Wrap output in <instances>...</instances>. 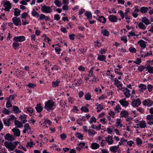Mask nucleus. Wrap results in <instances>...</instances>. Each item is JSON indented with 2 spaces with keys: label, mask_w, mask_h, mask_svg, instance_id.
<instances>
[{
  "label": "nucleus",
  "mask_w": 153,
  "mask_h": 153,
  "mask_svg": "<svg viewBox=\"0 0 153 153\" xmlns=\"http://www.w3.org/2000/svg\"><path fill=\"white\" fill-rule=\"evenodd\" d=\"M54 102L51 100H49L45 104V108L48 111H51L53 110V106L54 105Z\"/></svg>",
  "instance_id": "nucleus-1"
},
{
  "label": "nucleus",
  "mask_w": 153,
  "mask_h": 153,
  "mask_svg": "<svg viewBox=\"0 0 153 153\" xmlns=\"http://www.w3.org/2000/svg\"><path fill=\"white\" fill-rule=\"evenodd\" d=\"M4 145L6 148L10 150L13 151L15 149L13 143L11 142L6 141Z\"/></svg>",
  "instance_id": "nucleus-2"
},
{
  "label": "nucleus",
  "mask_w": 153,
  "mask_h": 153,
  "mask_svg": "<svg viewBox=\"0 0 153 153\" xmlns=\"http://www.w3.org/2000/svg\"><path fill=\"white\" fill-rule=\"evenodd\" d=\"M41 10L43 12L50 13L51 12L52 10L50 7L44 5L41 8Z\"/></svg>",
  "instance_id": "nucleus-3"
},
{
  "label": "nucleus",
  "mask_w": 153,
  "mask_h": 153,
  "mask_svg": "<svg viewBox=\"0 0 153 153\" xmlns=\"http://www.w3.org/2000/svg\"><path fill=\"white\" fill-rule=\"evenodd\" d=\"M4 6L5 7L4 10L7 11H9L10 9L11 8V5L9 1H3Z\"/></svg>",
  "instance_id": "nucleus-4"
},
{
  "label": "nucleus",
  "mask_w": 153,
  "mask_h": 153,
  "mask_svg": "<svg viewBox=\"0 0 153 153\" xmlns=\"http://www.w3.org/2000/svg\"><path fill=\"white\" fill-rule=\"evenodd\" d=\"M13 23L16 26L21 25V21L19 17H15L12 19Z\"/></svg>",
  "instance_id": "nucleus-5"
},
{
  "label": "nucleus",
  "mask_w": 153,
  "mask_h": 153,
  "mask_svg": "<svg viewBox=\"0 0 153 153\" xmlns=\"http://www.w3.org/2000/svg\"><path fill=\"white\" fill-rule=\"evenodd\" d=\"M4 137L6 140L8 141H13L15 139L14 137L9 133L7 134Z\"/></svg>",
  "instance_id": "nucleus-6"
},
{
  "label": "nucleus",
  "mask_w": 153,
  "mask_h": 153,
  "mask_svg": "<svg viewBox=\"0 0 153 153\" xmlns=\"http://www.w3.org/2000/svg\"><path fill=\"white\" fill-rule=\"evenodd\" d=\"M13 40L16 42H23L25 40V37L24 36H15L13 39Z\"/></svg>",
  "instance_id": "nucleus-7"
},
{
  "label": "nucleus",
  "mask_w": 153,
  "mask_h": 153,
  "mask_svg": "<svg viewBox=\"0 0 153 153\" xmlns=\"http://www.w3.org/2000/svg\"><path fill=\"white\" fill-rule=\"evenodd\" d=\"M141 104V101L139 99L134 100L132 102V105L133 107H137Z\"/></svg>",
  "instance_id": "nucleus-8"
},
{
  "label": "nucleus",
  "mask_w": 153,
  "mask_h": 153,
  "mask_svg": "<svg viewBox=\"0 0 153 153\" xmlns=\"http://www.w3.org/2000/svg\"><path fill=\"white\" fill-rule=\"evenodd\" d=\"M108 19L111 22H114L117 21L118 18L117 16L112 15L108 16Z\"/></svg>",
  "instance_id": "nucleus-9"
},
{
  "label": "nucleus",
  "mask_w": 153,
  "mask_h": 153,
  "mask_svg": "<svg viewBox=\"0 0 153 153\" xmlns=\"http://www.w3.org/2000/svg\"><path fill=\"white\" fill-rule=\"evenodd\" d=\"M12 131L14 133V135H16L17 136H20V132L19 129L16 127L13 128Z\"/></svg>",
  "instance_id": "nucleus-10"
},
{
  "label": "nucleus",
  "mask_w": 153,
  "mask_h": 153,
  "mask_svg": "<svg viewBox=\"0 0 153 153\" xmlns=\"http://www.w3.org/2000/svg\"><path fill=\"white\" fill-rule=\"evenodd\" d=\"M126 98H124L122 100H120L119 102L123 106L126 107L129 105L128 102L125 100Z\"/></svg>",
  "instance_id": "nucleus-11"
},
{
  "label": "nucleus",
  "mask_w": 153,
  "mask_h": 153,
  "mask_svg": "<svg viewBox=\"0 0 153 153\" xmlns=\"http://www.w3.org/2000/svg\"><path fill=\"white\" fill-rule=\"evenodd\" d=\"M120 117L123 118L125 117L127 118L128 116V113L127 111H126L125 110L122 111L120 113Z\"/></svg>",
  "instance_id": "nucleus-12"
},
{
  "label": "nucleus",
  "mask_w": 153,
  "mask_h": 153,
  "mask_svg": "<svg viewBox=\"0 0 153 153\" xmlns=\"http://www.w3.org/2000/svg\"><path fill=\"white\" fill-rule=\"evenodd\" d=\"M138 44H140V47L143 49L146 47V43L143 40H140L138 42Z\"/></svg>",
  "instance_id": "nucleus-13"
},
{
  "label": "nucleus",
  "mask_w": 153,
  "mask_h": 153,
  "mask_svg": "<svg viewBox=\"0 0 153 153\" xmlns=\"http://www.w3.org/2000/svg\"><path fill=\"white\" fill-rule=\"evenodd\" d=\"M35 108L38 113H40L42 110V108L40 103L37 104L36 105V106L35 107Z\"/></svg>",
  "instance_id": "nucleus-14"
},
{
  "label": "nucleus",
  "mask_w": 153,
  "mask_h": 153,
  "mask_svg": "<svg viewBox=\"0 0 153 153\" xmlns=\"http://www.w3.org/2000/svg\"><path fill=\"white\" fill-rule=\"evenodd\" d=\"M142 21L146 25L151 24V22L148 19L145 17L142 18Z\"/></svg>",
  "instance_id": "nucleus-15"
},
{
  "label": "nucleus",
  "mask_w": 153,
  "mask_h": 153,
  "mask_svg": "<svg viewBox=\"0 0 153 153\" xmlns=\"http://www.w3.org/2000/svg\"><path fill=\"white\" fill-rule=\"evenodd\" d=\"M105 140L108 143L109 145L112 144L113 142V140L112 139V138L110 136H108L106 138Z\"/></svg>",
  "instance_id": "nucleus-16"
},
{
  "label": "nucleus",
  "mask_w": 153,
  "mask_h": 153,
  "mask_svg": "<svg viewBox=\"0 0 153 153\" xmlns=\"http://www.w3.org/2000/svg\"><path fill=\"white\" fill-rule=\"evenodd\" d=\"M137 125H139L140 127L141 128H144L146 127V123L144 121H141L139 124H137Z\"/></svg>",
  "instance_id": "nucleus-17"
},
{
  "label": "nucleus",
  "mask_w": 153,
  "mask_h": 153,
  "mask_svg": "<svg viewBox=\"0 0 153 153\" xmlns=\"http://www.w3.org/2000/svg\"><path fill=\"white\" fill-rule=\"evenodd\" d=\"M147 69L146 71L148 70V72L150 73L153 74V67H151L149 64H148L146 67Z\"/></svg>",
  "instance_id": "nucleus-18"
},
{
  "label": "nucleus",
  "mask_w": 153,
  "mask_h": 153,
  "mask_svg": "<svg viewBox=\"0 0 153 153\" xmlns=\"http://www.w3.org/2000/svg\"><path fill=\"white\" fill-rule=\"evenodd\" d=\"M101 33L104 36H108L109 34V32L107 29H103L101 31Z\"/></svg>",
  "instance_id": "nucleus-19"
},
{
  "label": "nucleus",
  "mask_w": 153,
  "mask_h": 153,
  "mask_svg": "<svg viewBox=\"0 0 153 153\" xmlns=\"http://www.w3.org/2000/svg\"><path fill=\"white\" fill-rule=\"evenodd\" d=\"M149 10V8L147 7H141L140 9V12L142 13H145Z\"/></svg>",
  "instance_id": "nucleus-20"
},
{
  "label": "nucleus",
  "mask_w": 153,
  "mask_h": 153,
  "mask_svg": "<svg viewBox=\"0 0 153 153\" xmlns=\"http://www.w3.org/2000/svg\"><path fill=\"white\" fill-rule=\"evenodd\" d=\"M98 20L103 23H105L106 22V19L104 16H101L99 17Z\"/></svg>",
  "instance_id": "nucleus-21"
},
{
  "label": "nucleus",
  "mask_w": 153,
  "mask_h": 153,
  "mask_svg": "<svg viewBox=\"0 0 153 153\" xmlns=\"http://www.w3.org/2000/svg\"><path fill=\"white\" fill-rule=\"evenodd\" d=\"M91 147L93 149H96L99 148V145L96 143H93L91 144Z\"/></svg>",
  "instance_id": "nucleus-22"
},
{
  "label": "nucleus",
  "mask_w": 153,
  "mask_h": 153,
  "mask_svg": "<svg viewBox=\"0 0 153 153\" xmlns=\"http://www.w3.org/2000/svg\"><path fill=\"white\" fill-rule=\"evenodd\" d=\"M15 124L19 128H20L23 126V125L21 123L16 120H15Z\"/></svg>",
  "instance_id": "nucleus-23"
},
{
  "label": "nucleus",
  "mask_w": 153,
  "mask_h": 153,
  "mask_svg": "<svg viewBox=\"0 0 153 153\" xmlns=\"http://www.w3.org/2000/svg\"><path fill=\"white\" fill-rule=\"evenodd\" d=\"M138 27L141 29L145 30L146 29V27L142 22H140L139 23Z\"/></svg>",
  "instance_id": "nucleus-24"
},
{
  "label": "nucleus",
  "mask_w": 153,
  "mask_h": 153,
  "mask_svg": "<svg viewBox=\"0 0 153 153\" xmlns=\"http://www.w3.org/2000/svg\"><path fill=\"white\" fill-rule=\"evenodd\" d=\"M14 10V15L16 16H19L20 15L21 10L17 8L15 9Z\"/></svg>",
  "instance_id": "nucleus-25"
},
{
  "label": "nucleus",
  "mask_w": 153,
  "mask_h": 153,
  "mask_svg": "<svg viewBox=\"0 0 153 153\" xmlns=\"http://www.w3.org/2000/svg\"><path fill=\"white\" fill-rule=\"evenodd\" d=\"M60 82L59 81H56L55 82H52V85L53 87L56 88L59 86V84Z\"/></svg>",
  "instance_id": "nucleus-26"
},
{
  "label": "nucleus",
  "mask_w": 153,
  "mask_h": 153,
  "mask_svg": "<svg viewBox=\"0 0 153 153\" xmlns=\"http://www.w3.org/2000/svg\"><path fill=\"white\" fill-rule=\"evenodd\" d=\"M139 87V88H141L140 90V91H142V92H143V90H145L146 89V85L143 84H141Z\"/></svg>",
  "instance_id": "nucleus-27"
},
{
  "label": "nucleus",
  "mask_w": 153,
  "mask_h": 153,
  "mask_svg": "<svg viewBox=\"0 0 153 153\" xmlns=\"http://www.w3.org/2000/svg\"><path fill=\"white\" fill-rule=\"evenodd\" d=\"M87 17V18L88 19H91L92 18V15L90 12L88 11H87L85 13Z\"/></svg>",
  "instance_id": "nucleus-28"
},
{
  "label": "nucleus",
  "mask_w": 153,
  "mask_h": 153,
  "mask_svg": "<svg viewBox=\"0 0 153 153\" xmlns=\"http://www.w3.org/2000/svg\"><path fill=\"white\" fill-rule=\"evenodd\" d=\"M110 150L111 152L114 153H116L118 151V149H117V147H116L115 146L111 147Z\"/></svg>",
  "instance_id": "nucleus-29"
},
{
  "label": "nucleus",
  "mask_w": 153,
  "mask_h": 153,
  "mask_svg": "<svg viewBox=\"0 0 153 153\" xmlns=\"http://www.w3.org/2000/svg\"><path fill=\"white\" fill-rule=\"evenodd\" d=\"M121 109V108L120 107L119 105H117L114 109L116 113H118L120 112V110Z\"/></svg>",
  "instance_id": "nucleus-30"
},
{
  "label": "nucleus",
  "mask_w": 153,
  "mask_h": 153,
  "mask_svg": "<svg viewBox=\"0 0 153 153\" xmlns=\"http://www.w3.org/2000/svg\"><path fill=\"white\" fill-rule=\"evenodd\" d=\"M13 110L15 112L19 113L21 112V111L19 110V108L17 106H13Z\"/></svg>",
  "instance_id": "nucleus-31"
},
{
  "label": "nucleus",
  "mask_w": 153,
  "mask_h": 153,
  "mask_svg": "<svg viewBox=\"0 0 153 153\" xmlns=\"http://www.w3.org/2000/svg\"><path fill=\"white\" fill-rule=\"evenodd\" d=\"M85 97L86 100H89L91 99V95L89 93H88L85 95Z\"/></svg>",
  "instance_id": "nucleus-32"
},
{
  "label": "nucleus",
  "mask_w": 153,
  "mask_h": 153,
  "mask_svg": "<svg viewBox=\"0 0 153 153\" xmlns=\"http://www.w3.org/2000/svg\"><path fill=\"white\" fill-rule=\"evenodd\" d=\"M97 109H98L97 111V112H100L103 109V107L102 104H99L97 108Z\"/></svg>",
  "instance_id": "nucleus-33"
},
{
  "label": "nucleus",
  "mask_w": 153,
  "mask_h": 153,
  "mask_svg": "<svg viewBox=\"0 0 153 153\" xmlns=\"http://www.w3.org/2000/svg\"><path fill=\"white\" fill-rule=\"evenodd\" d=\"M105 59V57L103 55H99L98 57V59L100 61L104 60Z\"/></svg>",
  "instance_id": "nucleus-34"
},
{
  "label": "nucleus",
  "mask_w": 153,
  "mask_h": 153,
  "mask_svg": "<svg viewBox=\"0 0 153 153\" xmlns=\"http://www.w3.org/2000/svg\"><path fill=\"white\" fill-rule=\"evenodd\" d=\"M146 119L148 120L149 121L153 120V115L150 114L149 115L146 116Z\"/></svg>",
  "instance_id": "nucleus-35"
},
{
  "label": "nucleus",
  "mask_w": 153,
  "mask_h": 153,
  "mask_svg": "<svg viewBox=\"0 0 153 153\" xmlns=\"http://www.w3.org/2000/svg\"><path fill=\"white\" fill-rule=\"evenodd\" d=\"M76 136L79 139L82 140L83 135L81 133L78 132L76 134Z\"/></svg>",
  "instance_id": "nucleus-36"
},
{
  "label": "nucleus",
  "mask_w": 153,
  "mask_h": 153,
  "mask_svg": "<svg viewBox=\"0 0 153 153\" xmlns=\"http://www.w3.org/2000/svg\"><path fill=\"white\" fill-rule=\"evenodd\" d=\"M55 4L58 7H60L61 4V3L59 0H56L54 1Z\"/></svg>",
  "instance_id": "nucleus-37"
},
{
  "label": "nucleus",
  "mask_w": 153,
  "mask_h": 153,
  "mask_svg": "<svg viewBox=\"0 0 153 153\" xmlns=\"http://www.w3.org/2000/svg\"><path fill=\"white\" fill-rule=\"evenodd\" d=\"M13 47L16 49L19 46V44L18 42H14L13 43Z\"/></svg>",
  "instance_id": "nucleus-38"
},
{
  "label": "nucleus",
  "mask_w": 153,
  "mask_h": 153,
  "mask_svg": "<svg viewBox=\"0 0 153 153\" xmlns=\"http://www.w3.org/2000/svg\"><path fill=\"white\" fill-rule=\"evenodd\" d=\"M27 112H28L30 114V115H32V114L33 112V109L31 108H27V110L26 111Z\"/></svg>",
  "instance_id": "nucleus-39"
},
{
  "label": "nucleus",
  "mask_w": 153,
  "mask_h": 153,
  "mask_svg": "<svg viewBox=\"0 0 153 153\" xmlns=\"http://www.w3.org/2000/svg\"><path fill=\"white\" fill-rule=\"evenodd\" d=\"M129 50L131 52L135 53L136 52L135 48L132 47L129 48Z\"/></svg>",
  "instance_id": "nucleus-40"
},
{
  "label": "nucleus",
  "mask_w": 153,
  "mask_h": 153,
  "mask_svg": "<svg viewBox=\"0 0 153 153\" xmlns=\"http://www.w3.org/2000/svg\"><path fill=\"white\" fill-rule=\"evenodd\" d=\"M81 109V110L84 111L86 112H87L89 111L88 108L86 106L82 107Z\"/></svg>",
  "instance_id": "nucleus-41"
},
{
  "label": "nucleus",
  "mask_w": 153,
  "mask_h": 153,
  "mask_svg": "<svg viewBox=\"0 0 153 153\" xmlns=\"http://www.w3.org/2000/svg\"><path fill=\"white\" fill-rule=\"evenodd\" d=\"M4 123L5 125L7 126H10L9 125V120H8V119L7 120H6V119L4 120Z\"/></svg>",
  "instance_id": "nucleus-42"
},
{
  "label": "nucleus",
  "mask_w": 153,
  "mask_h": 153,
  "mask_svg": "<svg viewBox=\"0 0 153 153\" xmlns=\"http://www.w3.org/2000/svg\"><path fill=\"white\" fill-rule=\"evenodd\" d=\"M96 119L95 117H92L91 118L90 120L89 121L91 124L93 122H94L95 123L96 122Z\"/></svg>",
  "instance_id": "nucleus-43"
},
{
  "label": "nucleus",
  "mask_w": 153,
  "mask_h": 153,
  "mask_svg": "<svg viewBox=\"0 0 153 153\" xmlns=\"http://www.w3.org/2000/svg\"><path fill=\"white\" fill-rule=\"evenodd\" d=\"M118 13L120 14V16L122 19H123L125 17L124 13L121 10H120L118 11Z\"/></svg>",
  "instance_id": "nucleus-44"
},
{
  "label": "nucleus",
  "mask_w": 153,
  "mask_h": 153,
  "mask_svg": "<svg viewBox=\"0 0 153 153\" xmlns=\"http://www.w3.org/2000/svg\"><path fill=\"white\" fill-rule=\"evenodd\" d=\"M146 67H144L143 66H141L138 67V70L140 71L141 72Z\"/></svg>",
  "instance_id": "nucleus-45"
},
{
  "label": "nucleus",
  "mask_w": 153,
  "mask_h": 153,
  "mask_svg": "<svg viewBox=\"0 0 153 153\" xmlns=\"http://www.w3.org/2000/svg\"><path fill=\"white\" fill-rule=\"evenodd\" d=\"M141 62V59L140 58H138L136 59V61H134V62L137 64H139Z\"/></svg>",
  "instance_id": "nucleus-46"
},
{
  "label": "nucleus",
  "mask_w": 153,
  "mask_h": 153,
  "mask_svg": "<svg viewBox=\"0 0 153 153\" xmlns=\"http://www.w3.org/2000/svg\"><path fill=\"white\" fill-rule=\"evenodd\" d=\"M147 102L148 106H151L153 103L152 101L151 100L148 99L147 100Z\"/></svg>",
  "instance_id": "nucleus-47"
},
{
  "label": "nucleus",
  "mask_w": 153,
  "mask_h": 153,
  "mask_svg": "<svg viewBox=\"0 0 153 153\" xmlns=\"http://www.w3.org/2000/svg\"><path fill=\"white\" fill-rule=\"evenodd\" d=\"M137 143V145L140 144L142 143V142L140 139L139 138H137L136 139Z\"/></svg>",
  "instance_id": "nucleus-48"
},
{
  "label": "nucleus",
  "mask_w": 153,
  "mask_h": 153,
  "mask_svg": "<svg viewBox=\"0 0 153 153\" xmlns=\"http://www.w3.org/2000/svg\"><path fill=\"white\" fill-rule=\"evenodd\" d=\"M60 136L61 137V138L63 140H64L65 138H66V134L64 133H63L62 134H61L60 135Z\"/></svg>",
  "instance_id": "nucleus-49"
},
{
  "label": "nucleus",
  "mask_w": 153,
  "mask_h": 153,
  "mask_svg": "<svg viewBox=\"0 0 153 153\" xmlns=\"http://www.w3.org/2000/svg\"><path fill=\"white\" fill-rule=\"evenodd\" d=\"M152 88L153 87L151 85L149 84L148 85L147 88L148 89V91H149L151 92L152 90Z\"/></svg>",
  "instance_id": "nucleus-50"
},
{
  "label": "nucleus",
  "mask_w": 153,
  "mask_h": 153,
  "mask_svg": "<svg viewBox=\"0 0 153 153\" xmlns=\"http://www.w3.org/2000/svg\"><path fill=\"white\" fill-rule=\"evenodd\" d=\"M25 129L27 130L30 128V127L28 123H26L24 126Z\"/></svg>",
  "instance_id": "nucleus-51"
},
{
  "label": "nucleus",
  "mask_w": 153,
  "mask_h": 153,
  "mask_svg": "<svg viewBox=\"0 0 153 153\" xmlns=\"http://www.w3.org/2000/svg\"><path fill=\"white\" fill-rule=\"evenodd\" d=\"M12 106V105L11 103L10 102L8 101L6 103V107L7 108L11 107Z\"/></svg>",
  "instance_id": "nucleus-52"
},
{
  "label": "nucleus",
  "mask_w": 153,
  "mask_h": 153,
  "mask_svg": "<svg viewBox=\"0 0 153 153\" xmlns=\"http://www.w3.org/2000/svg\"><path fill=\"white\" fill-rule=\"evenodd\" d=\"M16 119V118L14 116L11 115L10 116L9 118L8 119V120H9L10 121V120L13 121V120H14Z\"/></svg>",
  "instance_id": "nucleus-53"
},
{
  "label": "nucleus",
  "mask_w": 153,
  "mask_h": 153,
  "mask_svg": "<svg viewBox=\"0 0 153 153\" xmlns=\"http://www.w3.org/2000/svg\"><path fill=\"white\" fill-rule=\"evenodd\" d=\"M3 112L5 114H9L10 111L8 110L5 108Z\"/></svg>",
  "instance_id": "nucleus-54"
},
{
  "label": "nucleus",
  "mask_w": 153,
  "mask_h": 153,
  "mask_svg": "<svg viewBox=\"0 0 153 153\" xmlns=\"http://www.w3.org/2000/svg\"><path fill=\"white\" fill-rule=\"evenodd\" d=\"M75 35L74 34H72L69 35V38L70 39L73 40L74 39Z\"/></svg>",
  "instance_id": "nucleus-55"
},
{
  "label": "nucleus",
  "mask_w": 153,
  "mask_h": 153,
  "mask_svg": "<svg viewBox=\"0 0 153 153\" xmlns=\"http://www.w3.org/2000/svg\"><path fill=\"white\" fill-rule=\"evenodd\" d=\"M45 18V16L43 14H41L39 16V19H44Z\"/></svg>",
  "instance_id": "nucleus-56"
},
{
  "label": "nucleus",
  "mask_w": 153,
  "mask_h": 153,
  "mask_svg": "<svg viewBox=\"0 0 153 153\" xmlns=\"http://www.w3.org/2000/svg\"><path fill=\"white\" fill-rule=\"evenodd\" d=\"M120 123V119H117V122L116 123L117 124V125H116V126L117 127L119 126Z\"/></svg>",
  "instance_id": "nucleus-57"
},
{
  "label": "nucleus",
  "mask_w": 153,
  "mask_h": 153,
  "mask_svg": "<svg viewBox=\"0 0 153 153\" xmlns=\"http://www.w3.org/2000/svg\"><path fill=\"white\" fill-rule=\"evenodd\" d=\"M60 19V17L59 15L55 14L54 15V20H56L57 21L58 20Z\"/></svg>",
  "instance_id": "nucleus-58"
},
{
  "label": "nucleus",
  "mask_w": 153,
  "mask_h": 153,
  "mask_svg": "<svg viewBox=\"0 0 153 153\" xmlns=\"http://www.w3.org/2000/svg\"><path fill=\"white\" fill-rule=\"evenodd\" d=\"M78 69L79 71H84L85 70V68L82 66H79L78 68Z\"/></svg>",
  "instance_id": "nucleus-59"
},
{
  "label": "nucleus",
  "mask_w": 153,
  "mask_h": 153,
  "mask_svg": "<svg viewBox=\"0 0 153 153\" xmlns=\"http://www.w3.org/2000/svg\"><path fill=\"white\" fill-rule=\"evenodd\" d=\"M27 86L29 88H33L35 87L36 85L35 84L30 83Z\"/></svg>",
  "instance_id": "nucleus-60"
},
{
  "label": "nucleus",
  "mask_w": 153,
  "mask_h": 153,
  "mask_svg": "<svg viewBox=\"0 0 153 153\" xmlns=\"http://www.w3.org/2000/svg\"><path fill=\"white\" fill-rule=\"evenodd\" d=\"M19 142L18 141H17L16 142H14L13 143V145L14 146V148L15 149L17 146V145L19 143Z\"/></svg>",
  "instance_id": "nucleus-61"
},
{
  "label": "nucleus",
  "mask_w": 153,
  "mask_h": 153,
  "mask_svg": "<svg viewBox=\"0 0 153 153\" xmlns=\"http://www.w3.org/2000/svg\"><path fill=\"white\" fill-rule=\"evenodd\" d=\"M63 9L64 10H68V6L67 5L64 4L62 7Z\"/></svg>",
  "instance_id": "nucleus-62"
},
{
  "label": "nucleus",
  "mask_w": 153,
  "mask_h": 153,
  "mask_svg": "<svg viewBox=\"0 0 153 153\" xmlns=\"http://www.w3.org/2000/svg\"><path fill=\"white\" fill-rule=\"evenodd\" d=\"M37 13L34 10H33V11L32 13V14L33 16H36V15L37 14Z\"/></svg>",
  "instance_id": "nucleus-63"
},
{
  "label": "nucleus",
  "mask_w": 153,
  "mask_h": 153,
  "mask_svg": "<svg viewBox=\"0 0 153 153\" xmlns=\"http://www.w3.org/2000/svg\"><path fill=\"white\" fill-rule=\"evenodd\" d=\"M88 133L89 134H94L95 133V131L93 130H91L90 129H89L88 131Z\"/></svg>",
  "instance_id": "nucleus-64"
}]
</instances>
